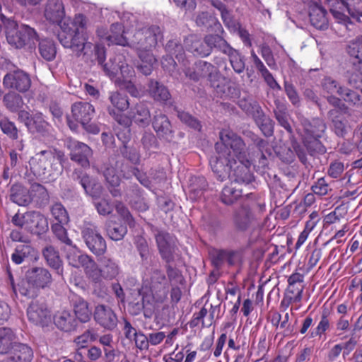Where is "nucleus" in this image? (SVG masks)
I'll list each match as a JSON object with an SVG mask.
<instances>
[{"label": "nucleus", "mask_w": 362, "mask_h": 362, "mask_svg": "<svg viewBox=\"0 0 362 362\" xmlns=\"http://www.w3.org/2000/svg\"><path fill=\"white\" fill-rule=\"evenodd\" d=\"M206 78L210 86L214 88L217 97L227 99L235 98L238 95L239 90L236 87L221 83V80L222 78L224 79V77L218 70V68L214 64Z\"/></svg>", "instance_id": "nucleus-9"}, {"label": "nucleus", "mask_w": 362, "mask_h": 362, "mask_svg": "<svg viewBox=\"0 0 362 362\" xmlns=\"http://www.w3.org/2000/svg\"><path fill=\"white\" fill-rule=\"evenodd\" d=\"M27 217L29 218L28 223L30 226L28 227V230L34 233L42 234L47 231L48 221L47 218L37 211H31L27 213Z\"/></svg>", "instance_id": "nucleus-32"}, {"label": "nucleus", "mask_w": 362, "mask_h": 362, "mask_svg": "<svg viewBox=\"0 0 362 362\" xmlns=\"http://www.w3.org/2000/svg\"><path fill=\"white\" fill-rule=\"evenodd\" d=\"M243 187H240L235 185V182H231L223 188L220 199L224 204L231 205L243 195Z\"/></svg>", "instance_id": "nucleus-34"}, {"label": "nucleus", "mask_w": 362, "mask_h": 362, "mask_svg": "<svg viewBox=\"0 0 362 362\" xmlns=\"http://www.w3.org/2000/svg\"><path fill=\"white\" fill-rule=\"evenodd\" d=\"M166 282L165 274L160 269H154L151 274L149 285L152 292H157L161 289Z\"/></svg>", "instance_id": "nucleus-64"}, {"label": "nucleus", "mask_w": 362, "mask_h": 362, "mask_svg": "<svg viewBox=\"0 0 362 362\" xmlns=\"http://www.w3.org/2000/svg\"><path fill=\"white\" fill-rule=\"evenodd\" d=\"M10 199L19 206H28L32 201L31 192L20 184L13 185L10 190Z\"/></svg>", "instance_id": "nucleus-31"}, {"label": "nucleus", "mask_w": 362, "mask_h": 362, "mask_svg": "<svg viewBox=\"0 0 362 362\" xmlns=\"http://www.w3.org/2000/svg\"><path fill=\"white\" fill-rule=\"evenodd\" d=\"M238 105L243 112L252 117L262 109L259 103L251 95L240 98L238 102Z\"/></svg>", "instance_id": "nucleus-47"}, {"label": "nucleus", "mask_w": 362, "mask_h": 362, "mask_svg": "<svg viewBox=\"0 0 362 362\" xmlns=\"http://www.w3.org/2000/svg\"><path fill=\"white\" fill-rule=\"evenodd\" d=\"M152 127L160 139L170 141L174 138V131L168 116L160 111H156L151 120Z\"/></svg>", "instance_id": "nucleus-14"}, {"label": "nucleus", "mask_w": 362, "mask_h": 362, "mask_svg": "<svg viewBox=\"0 0 362 362\" xmlns=\"http://www.w3.org/2000/svg\"><path fill=\"white\" fill-rule=\"evenodd\" d=\"M64 16L62 3L58 0H51L47 4L45 16L47 20L53 23L61 22Z\"/></svg>", "instance_id": "nucleus-38"}, {"label": "nucleus", "mask_w": 362, "mask_h": 362, "mask_svg": "<svg viewBox=\"0 0 362 362\" xmlns=\"http://www.w3.org/2000/svg\"><path fill=\"white\" fill-rule=\"evenodd\" d=\"M94 320L103 328L113 330L117 325V317L111 307L98 304L93 313Z\"/></svg>", "instance_id": "nucleus-13"}, {"label": "nucleus", "mask_w": 362, "mask_h": 362, "mask_svg": "<svg viewBox=\"0 0 362 362\" xmlns=\"http://www.w3.org/2000/svg\"><path fill=\"white\" fill-rule=\"evenodd\" d=\"M165 49L167 54L175 57L179 62H184L185 52L180 40L177 39L170 40L166 43Z\"/></svg>", "instance_id": "nucleus-53"}, {"label": "nucleus", "mask_w": 362, "mask_h": 362, "mask_svg": "<svg viewBox=\"0 0 362 362\" xmlns=\"http://www.w3.org/2000/svg\"><path fill=\"white\" fill-rule=\"evenodd\" d=\"M303 127L302 136L322 137L327 131V124L320 117H313L311 119H305L301 122Z\"/></svg>", "instance_id": "nucleus-24"}, {"label": "nucleus", "mask_w": 362, "mask_h": 362, "mask_svg": "<svg viewBox=\"0 0 362 362\" xmlns=\"http://www.w3.org/2000/svg\"><path fill=\"white\" fill-rule=\"evenodd\" d=\"M132 119L137 124L146 127L151 122V114L148 106L144 103H137L129 112Z\"/></svg>", "instance_id": "nucleus-33"}, {"label": "nucleus", "mask_w": 362, "mask_h": 362, "mask_svg": "<svg viewBox=\"0 0 362 362\" xmlns=\"http://www.w3.org/2000/svg\"><path fill=\"white\" fill-rule=\"evenodd\" d=\"M212 65L211 63L206 61L199 60L194 64L192 67L186 68L184 73L190 80L197 82L206 77L210 69H212Z\"/></svg>", "instance_id": "nucleus-28"}, {"label": "nucleus", "mask_w": 362, "mask_h": 362, "mask_svg": "<svg viewBox=\"0 0 362 362\" xmlns=\"http://www.w3.org/2000/svg\"><path fill=\"white\" fill-rule=\"evenodd\" d=\"M216 154L210 158L209 163L217 180L221 182L230 176V172L237 164L231 151L224 146H215Z\"/></svg>", "instance_id": "nucleus-4"}, {"label": "nucleus", "mask_w": 362, "mask_h": 362, "mask_svg": "<svg viewBox=\"0 0 362 362\" xmlns=\"http://www.w3.org/2000/svg\"><path fill=\"white\" fill-rule=\"evenodd\" d=\"M28 317L33 323L44 326L50 319L49 310L45 303L32 302L28 309Z\"/></svg>", "instance_id": "nucleus-25"}, {"label": "nucleus", "mask_w": 362, "mask_h": 362, "mask_svg": "<svg viewBox=\"0 0 362 362\" xmlns=\"http://www.w3.org/2000/svg\"><path fill=\"white\" fill-rule=\"evenodd\" d=\"M196 23L208 32L223 33V29L218 19L209 12H202L196 18Z\"/></svg>", "instance_id": "nucleus-29"}, {"label": "nucleus", "mask_w": 362, "mask_h": 362, "mask_svg": "<svg viewBox=\"0 0 362 362\" xmlns=\"http://www.w3.org/2000/svg\"><path fill=\"white\" fill-rule=\"evenodd\" d=\"M252 118L266 136H270L273 134L274 122L265 115L262 109Z\"/></svg>", "instance_id": "nucleus-45"}, {"label": "nucleus", "mask_w": 362, "mask_h": 362, "mask_svg": "<svg viewBox=\"0 0 362 362\" xmlns=\"http://www.w3.org/2000/svg\"><path fill=\"white\" fill-rule=\"evenodd\" d=\"M16 340L17 336L11 328H0V355L9 354Z\"/></svg>", "instance_id": "nucleus-36"}, {"label": "nucleus", "mask_w": 362, "mask_h": 362, "mask_svg": "<svg viewBox=\"0 0 362 362\" xmlns=\"http://www.w3.org/2000/svg\"><path fill=\"white\" fill-rule=\"evenodd\" d=\"M339 96L349 105L355 106H359L362 105V96L356 90H354L344 86Z\"/></svg>", "instance_id": "nucleus-63"}, {"label": "nucleus", "mask_w": 362, "mask_h": 362, "mask_svg": "<svg viewBox=\"0 0 362 362\" xmlns=\"http://www.w3.org/2000/svg\"><path fill=\"white\" fill-rule=\"evenodd\" d=\"M324 93L328 95H338L341 93L344 86L329 76H325L320 82Z\"/></svg>", "instance_id": "nucleus-52"}, {"label": "nucleus", "mask_w": 362, "mask_h": 362, "mask_svg": "<svg viewBox=\"0 0 362 362\" xmlns=\"http://www.w3.org/2000/svg\"><path fill=\"white\" fill-rule=\"evenodd\" d=\"M208 189V182L203 176H194L189 180V194L192 199H198Z\"/></svg>", "instance_id": "nucleus-39"}, {"label": "nucleus", "mask_w": 362, "mask_h": 362, "mask_svg": "<svg viewBox=\"0 0 362 362\" xmlns=\"http://www.w3.org/2000/svg\"><path fill=\"white\" fill-rule=\"evenodd\" d=\"M0 129L2 132L12 140L18 139V129L14 122H11L8 117H3L0 119Z\"/></svg>", "instance_id": "nucleus-60"}, {"label": "nucleus", "mask_w": 362, "mask_h": 362, "mask_svg": "<svg viewBox=\"0 0 362 362\" xmlns=\"http://www.w3.org/2000/svg\"><path fill=\"white\" fill-rule=\"evenodd\" d=\"M147 92L151 98L160 105L171 104L172 96L167 86L155 80L149 79L147 83Z\"/></svg>", "instance_id": "nucleus-19"}, {"label": "nucleus", "mask_w": 362, "mask_h": 362, "mask_svg": "<svg viewBox=\"0 0 362 362\" xmlns=\"http://www.w3.org/2000/svg\"><path fill=\"white\" fill-rule=\"evenodd\" d=\"M216 34H209L204 37V42L209 45L211 52L214 48L218 49L223 54H226L231 46L228 42L220 35L221 33H215Z\"/></svg>", "instance_id": "nucleus-42"}, {"label": "nucleus", "mask_w": 362, "mask_h": 362, "mask_svg": "<svg viewBox=\"0 0 362 362\" xmlns=\"http://www.w3.org/2000/svg\"><path fill=\"white\" fill-rule=\"evenodd\" d=\"M176 112L177 117L182 123L195 131H201L202 128V123L196 117L193 116L188 112L181 110L176 109Z\"/></svg>", "instance_id": "nucleus-56"}, {"label": "nucleus", "mask_w": 362, "mask_h": 362, "mask_svg": "<svg viewBox=\"0 0 362 362\" xmlns=\"http://www.w3.org/2000/svg\"><path fill=\"white\" fill-rule=\"evenodd\" d=\"M42 255L47 264L56 270L59 274H62L63 272L62 268V262L58 251H57L53 246L49 245L43 249Z\"/></svg>", "instance_id": "nucleus-40"}, {"label": "nucleus", "mask_w": 362, "mask_h": 362, "mask_svg": "<svg viewBox=\"0 0 362 362\" xmlns=\"http://www.w3.org/2000/svg\"><path fill=\"white\" fill-rule=\"evenodd\" d=\"M220 139L221 143H216L215 146H224L232 150V156L238 160L246 159L245 144L240 136L233 132L223 130L220 132Z\"/></svg>", "instance_id": "nucleus-11"}, {"label": "nucleus", "mask_w": 362, "mask_h": 362, "mask_svg": "<svg viewBox=\"0 0 362 362\" xmlns=\"http://www.w3.org/2000/svg\"><path fill=\"white\" fill-rule=\"evenodd\" d=\"M150 227L161 259L165 262H173L177 256L176 252L178 250L175 237L160 228L153 225Z\"/></svg>", "instance_id": "nucleus-6"}, {"label": "nucleus", "mask_w": 362, "mask_h": 362, "mask_svg": "<svg viewBox=\"0 0 362 362\" xmlns=\"http://www.w3.org/2000/svg\"><path fill=\"white\" fill-rule=\"evenodd\" d=\"M330 313L327 309H324L321 313L320 319L317 327L310 331V337L315 338L321 337L325 334L327 331L330 329Z\"/></svg>", "instance_id": "nucleus-49"}, {"label": "nucleus", "mask_w": 362, "mask_h": 362, "mask_svg": "<svg viewBox=\"0 0 362 362\" xmlns=\"http://www.w3.org/2000/svg\"><path fill=\"white\" fill-rule=\"evenodd\" d=\"M308 4L309 18L311 25L317 29H326L328 26L326 10L321 4L316 1H310Z\"/></svg>", "instance_id": "nucleus-22"}, {"label": "nucleus", "mask_w": 362, "mask_h": 362, "mask_svg": "<svg viewBox=\"0 0 362 362\" xmlns=\"http://www.w3.org/2000/svg\"><path fill=\"white\" fill-rule=\"evenodd\" d=\"M66 160V156L61 150H42L30 158L29 166L37 178L45 182H52L62 174Z\"/></svg>", "instance_id": "nucleus-1"}, {"label": "nucleus", "mask_w": 362, "mask_h": 362, "mask_svg": "<svg viewBox=\"0 0 362 362\" xmlns=\"http://www.w3.org/2000/svg\"><path fill=\"white\" fill-rule=\"evenodd\" d=\"M115 160L114 158H110L107 161L104 163L100 168L103 175L109 185H119L120 177L118 175L119 170L118 167L115 165Z\"/></svg>", "instance_id": "nucleus-35"}, {"label": "nucleus", "mask_w": 362, "mask_h": 362, "mask_svg": "<svg viewBox=\"0 0 362 362\" xmlns=\"http://www.w3.org/2000/svg\"><path fill=\"white\" fill-rule=\"evenodd\" d=\"M9 284L14 295L16 296L19 293L22 296L27 298H35L40 295V291L25 276V279L18 278L15 280L12 273L8 271Z\"/></svg>", "instance_id": "nucleus-15"}, {"label": "nucleus", "mask_w": 362, "mask_h": 362, "mask_svg": "<svg viewBox=\"0 0 362 362\" xmlns=\"http://www.w3.org/2000/svg\"><path fill=\"white\" fill-rule=\"evenodd\" d=\"M163 38V34L161 28L153 25L136 31L129 42V47L136 49L139 53L150 52Z\"/></svg>", "instance_id": "nucleus-5"}, {"label": "nucleus", "mask_w": 362, "mask_h": 362, "mask_svg": "<svg viewBox=\"0 0 362 362\" xmlns=\"http://www.w3.org/2000/svg\"><path fill=\"white\" fill-rule=\"evenodd\" d=\"M25 276L33 284L40 292V290L49 288L52 284L51 273L45 267H33L25 272Z\"/></svg>", "instance_id": "nucleus-18"}, {"label": "nucleus", "mask_w": 362, "mask_h": 362, "mask_svg": "<svg viewBox=\"0 0 362 362\" xmlns=\"http://www.w3.org/2000/svg\"><path fill=\"white\" fill-rule=\"evenodd\" d=\"M0 21L4 27L7 42L13 47L21 49L28 46L29 49H33L36 42L39 41L37 33L31 27L24 24L18 25L1 13Z\"/></svg>", "instance_id": "nucleus-3"}, {"label": "nucleus", "mask_w": 362, "mask_h": 362, "mask_svg": "<svg viewBox=\"0 0 362 362\" xmlns=\"http://www.w3.org/2000/svg\"><path fill=\"white\" fill-rule=\"evenodd\" d=\"M254 215L247 206H241L237 209L233 215V223L238 231L245 232L249 230L253 223Z\"/></svg>", "instance_id": "nucleus-21"}, {"label": "nucleus", "mask_w": 362, "mask_h": 362, "mask_svg": "<svg viewBox=\"0 0 362 362\" xmlns=\"http://www.w3.org/2000/svg\"><path fill=\"white\" fill-rule=\"evenodd\" d=\"M140 63L137 65V69L144 75L148 76L151 74L153 65L156 62V59L151 52H141L139 53Z\"/></svg>", "instance_id": "nucleus-46"}, {"label": "nucleus", "mask_w": 362, "mask_h": 362, "mask_svg": "<svg viewBox=\"0 0 362 362\" xmlns=\"http://www.w3.org/2000/svg\"><path fill=\"white\" fill-rule=\"evenodd\" d=\"M18 119L20 122L23 123L32 134L45 136L49 132V124L41 112L30 114L26 110H22L18 114Z\"/></svg>", "instance_id": "nucleus-10"}, {"label": "nucleus", "mask_w": 362, "mask_h": 362, "mask_svg": "<svg viewBox=\"0 0 362 362\" xmlns=\"http://www.w3.org/2000/svg\"><path fill=\"white\" fill-rule=\"evenodd\" d=\"M71 260L72 267L75 268L83 267L86 274L90 277L93 270H95L97 267V264L95 261L87 255L79 253L75 260L73 259Z\"/></svg>", "instance_id": "nucleus-54"}, {"label": "nucleus", "mask_w": 362, "mask_h": 362, "mask_svg": "<svg viewBox=\"0 0 362 362\" xmlns=\"http://www.w3.org/2000/svg\"><path fill=\"white\" fill-rule=\"evenodd\" d=\"M95 112L93 105L88 102L78 101L71 105L73 118L80 123L86 132L93 134L100 132V129L96 124L90 123Z\"/></svg>", "instance_id": "nucleus-7"}, {"label": "nucleus", "mask_w": 362, "mask_h": 362, "mask_svg": "<svg viewBox=\"0 0 362 362\" xmlns=\"http://www.w3.org/2000/svg\"><path fill=\"white\" fill-rule=\"evenodd\" d=\"M189 40L191 45L189 47V50L194 54L205 57L211 53L209 45L204 42V39L202 41L196 38L194 39V37H192Z\"/></svg>", "instance_id": "nucleus-61"}, {"label": "nucleus", "mask_w": 362, "mask_h": 362, "mask_svg": "<svg viewBox=\"0 0 362 362\" xmlns=\"http://www.w3.org/2000/svg\"><path fill=\"white\" fill-rule=\"evenodd\" d=\"M11 354L6 359L7 362H30L33 357V351L29 346L16 341Z\"/></svg>", "instance_id": "nucleus-26"}, {"label": "nucleus", "mask_w": 362, "mask_h": 362, "mask_svg": "<svg viewBox=\"0 0 362 362\" xmlns=\"http://www.w3.org/2000/svg\"><path fill=\"white\" fill-rule=\"evenodd\" d=\"M30 192L33 199L36 197L37 202L40 206L48 204L49 195L46 188L40 183L34 182L30 186Z\"/></svg>", "instance_id": "nucleus-59"}, {"label": "nucleus", "mask_w": 362, "mask_h": 362, "mask_svg": "<svg viewBox=\"0 0 362 362\" xmlns=\"http://www.w3.org/2000/svg\"><path fill=\"white\" fill-rule=\"evenodd\" d=\"M65 223H53L51 230L54 237L63 245L62 247L71 246L73 241L69 238L66 229L63 226Z\"/></svg>", "instance_id": "nucleus-58"}, {"label": "nucleus", "mask_w": 362, "mask_h": 362, "mask_svg": "<svg viewBox=\"0 0 362 362\" xmlns=\"http://www.w3.org/2000/svg\"><path fill=\"white\" fill-rule=\"evenodd\" d=\"M38 49L41 57L47 61H52L56 57L57 49L52 40L45 38L40 40Z\"/></svg>", "instance_id": "nucleus-50"}, {"label": "nucleus", "mask_w": 362, "mask_h": 362, "mask_svg": "<svg viewBox=\"0 0 362 362\" xmlns=\"http://www.w3.org/2000/svg\"><path fill=\"white\" fill-rule=\"evenodd\" d=\"M108 98L112 105V107L119 112H124L129 107L128 96L124 93L119 91L110 92Z\"/></svg>", "instance_id": "nucleus-51"}, {"label": "nucleus", "mask_w": 362, "mask_h": 362, "mask_svg": "<svg viewBox=\"0 0 362 362\" xmlns=\"http://www.w3.org/2000/svg\"><path fill=\"white\" fill-rule=\"evenodd\" d=\"M322 137L315 136H302V141L304 147L308 151L310 156L315 154H325L327 151L326 147L321 142Z\"/></svg>", "instance_id": "nucleus-43"}, {"label": "nucleus", "mask_w": 362, "mask_h": 362, "mask_svg": "<svg viewBox=\"0 0 362 362\" xmlns=\"http://www.w3.org/2000/svg\"><path fill=\"white\" fill-rule=\"evenodd\" d=\"M239 164H236L233 168V182L240 187L252 188V183L255 181V177L250 169V162L248 160H239Z\"/></svg>", "instance_id": "nucleus-17"}, {"label": "nucleus", "mask_w": 362, "mask_h": 362, "mask_svg": "<svg viewBox=\"0 0 362 362\" xmlns=\"http://www.w3.org/2000/svg\"><path fill=\"white\" fill-rule=\"evenodd\" d=\"M14 66V69L8 71L3 78V86L6 89L25 93L31 86V78L28 73Z\"/></svg>", "instance_id": "nucleus-8"}, {"label": "nucleus", "mask_w": 362, "mask_h": 362, "mask_svg": "<svg viewBox=\"0 0 362 362\" xmlns=\"http://www.w3.org/2000/svg\"><path fill=\"white\" fill-rule=\"evenodd\" d=\"M70 147V159L84 168H89V158L92 156L91 148L86 144L78 141H72Z\"/></svg>", "instance_id": "nucleus-20"}, {"label": "nucleus", "mask_w": 362, "mask_h": 362, "mask_svg": "<svg viewBox=\"0 0 362 362\" xmlns=\"http://www.w3.org/2000/svg\"><path fill=\"white\" fill-rule=\"evenodd\" d=\"M101 66L105 74L110 78L116 76L119 71H121L122 74L127 70L130 71L128 66H124L123 64L120 65L118 63H116L115 60L112 58H110L108 62H105Z\"/></svg>", "instance_id": "nucleus-62"}, {"label": "nucleus", "mask_w": 362, "mask_h": 362, "mask_svg": "<svg viewBox=\"0 0 362 362\" xmlns=\"http://www.w3.org/2000/svg\"><path fill=\"white\" fill-rule=\"evenodd\" d=\"M35 255V249L29 244H21L16 246L13 253L11 255V260L16 264L23 263L30 257Z\"/></svg>", "instance_id": "nucleus-44"}, {"label": "nucleus", "mask_w": 362, "mask_h": 362, "mask_svg": "<svg viewBox=\"0 0 362 362\" xmlns=\"http://www.w3.org/2000/svg\"><path fill=\"white\" fill-rule=\"evenodd\" d=\"M106 232L110 239L117 241L124 237L127 228L125 226L110 221L106 223Z\"/></svg>", "instance_id": "nucleus-57"}, {"label": "nucleus", "mask_w": 362, "mask_h": 362, "mask_svg": "<svg viewBox=\"0 0 362 362\" xmlns=\"http://www.w3.org/2000/svg\"><path fill=\"white\" fill-rule=\"evenodd\" d=\"M124 28L122 24L115 23L112 24L110 29V35L107 36V45H117L129 47V42L124 35Z\"/></svg>", "instance_id": "nucleus-37"}, {"label": "nucleus", "mask_w": 362, "mask_h": 362, "mask_svg": "<svg viewBox=\"0 0 362 362\" xmlns=\"http://www.w3.org/2000/svg\"><path fill=\"white\" fill-rule=\"evenodd\" d=\"M81 234L86 246L94 255L100 256L105 252L106 242L95 226L84 227Z\"/></svg>", "instance_id": "nucleus-12"}, {"label": "nucleus", "mask_w": 362, "mask_h": 362, "mask_svg": "<svg viewBox=\"0 0 362 362\" xmlns=\"http://www.w3.org/2000/svg\"><path fill=\"white\" fill-rule=\"evenodd\" d=\"M100 264V269H98V267L95 270L93 269L90 278L95 282H102L100 276L106 279H113L119 273V267L118 264L111 258L107 257H102L99 259Z\"/></svg>", "instance_id": "nucleus-16"}, {"label": "nucleus", "mask_w": 362, "mask_h": 362, "mask_svg": "<svg viewBox=\"0 0 362 362\" xmlns=\"http://www.w3.org/2000/svg\"><path fill=\"white\" fill-rule=\"evenodd\" d=\"M228 56L229 61L234 71L237 74H241L244 71L245 64L244 57L232 47L225 54Z\"/></svg>", "instance_id": "nucleus-55"}, {"label": "nucleus", "mask_w": 362, "mask_h": 362, "mask_svg": "<svg viewBox=\"0 0 362 362\" xmlns=\"http://www.w3.org/2000/svg\"><path fill=\"white\" fill-rule=\"evenodd\" d=\"M69 298L76 319L82 323L88 322L92 315L88 303L83 298L76 293H72Z\"/></svg>", "instance_id": "nucleus-23"}, {"label": "nucleus", "mask_w": 362, "mask_h": 362, "mask_svg": "<svg viewBox=\"0 0 362 362\" xmlns=\"http://www.w3.org/2000/svg\"><path fill=\"white\" fill-rule=\"evenodd\" d=\"M141 142L143 148L148 157L153 153H156L160 148L157 137L151 132H144Z\"/></svg>", "instance_id": "nucleus-48"}, {"label": "nucleus", "mask_w": 362, "mask_h": 362, "mask_svg": "<svg viewBox=\"0 0 362 362\" xmlns=\"http://www.w3.org/2000/svg\"><path fill=\"white\" fill-rule=\"evenodd\" d=\"M327 116L332 123L333 130L336 135L344 137L347 133L348 125L345 115L337 109H332L327 112Z\"/></svg>", "instance_id": "nucleus-27"}, {"label": "nucleus", "mask_w": 362, "mask_h": 362, "mask_svg": "<svg viewBox=\"0 0 362 362\" xmlns=\"http://www.w3.org/2000/svg\"><path fill=\"white\" fill-rule=\"evenodd\" d=\"M87 18L83 14H77L72 21H64L61 25L58 40L64 48H69L79 56L86 43Z\"/></svg>", "instance_id": "nucleus-2"}, {"label": "nucleus", "mask_w": 362, "mask_h": 362, "mask_svg": "<svg viewBox=\"0 0 362 362\" xmlns=\"http://www.w3.org/2000/svg\"><path fill=\"white\" fill-rule=\"evenodd\" d=\"M3 103L11 112H19L23 107L24 102L21 95L14 91L6 93L3 97Z\"/></svg>", "instance_id": "nucleus-41"}, {"label": "nucleus", "mask_w": 362, "mask_h": 362, "mask_svg": "<svg viewBox=\"0 0 362 362\" xmlns=\"http://www.w3.org/2000/svg\"><path fill=\"white\" fill-rule=\"evenodd\" d=\"M54 322L58 329L66 332L74 331L78 325L75 316L66 310L56 314Z\"/></svg>", "instance_id": "nucleus-30"}]
</instances>
